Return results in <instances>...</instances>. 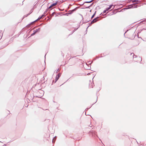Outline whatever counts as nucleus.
Listing matches in <instances>:
<instances>
[{
	"instance_id": "7ed1b4c3",
	"label": "nucleus",
	"mask_w": 146,
	"mask_h": 146,
	"mask_svg": "<svg viewBox=\"0 0 146 146\" xmlns=\"http://www.w3.org/2000/svg\"><path fill=\"white\" fill-rule=\"evenodd\" d=\"M61 73H58V74L56 75L55 78V82H54V83H56V82L57 81V80L59 79L60 77L61 76Z\"/></svg>"
},
{
	"instance_id": "338daca9",
	"label": "nucleus",
	"mask_w": 146,
	"mask_h": 146,
	"mask_svg": "<svg viewBox=\"0 0 146 146\" xmlns=\"http://www.w3.org/2000/svg\"><path fill=\"white\" fill-rule=\"evenodd\" d=\"M43 77V78H44V76Z\"/></svg>"
},
{
	"instance_id": "6e6d98bb",
	"label": "nucleus",
	"mask_w": 146,
	"mask_h": 146,
	"mask_svg": "<svg viewBox=\"0 0 146 146\" xmlns=\"http://www.w3.org/2000/svg\"><path fill=\"white\" fill-rule=\"evenodd\" d=\"M69 8H70V7H69V6L68 7V9H69Z\"/></svg>"
},
{
	"instance_id": "680f3d73",
	"label": "nucleus",
	"mask_w": 146,
	"mask_h": 146,
	"mask_svg": "<svg viewBox=\"0 0 146 146\" xmlns=\"http://www.w3.org/2000/svg\"><path fill=\"white\" fill-rule=\"evenodd\" d=\"M89 69V70H90V68H89V69Z\"/></svg>"
},
{
	"instance_id": "e433bc0d",
	"label": "nucleus",
	"mask_w": 146,
	"mask_h": 146,
	"mask_svg": "<svg viewBox=\"0 0 146 146\" xmlns=\"http://www.w3.org/2000/svg\"><path fill=\"white\" fill-rule=\"evenodd\" d=\"M55 82V81H54V80H53L52 81V85L53 84V83H54V82Z\"/></svg>"
},
{
	"instance_id": "69168bd1",
	"label": "nucleus",
	"mask_w": 146,
	"mask_h": 146,
	"mask_svg": "<svg viewBox=\"0 0 146 146\" xmlns=\"http://www.w3.org/2000/svg\"><path fill=\"white\" fill-rule=\"evenodd\" d=\"M52 9H50V10H51Z\"/></svg>"
},
{
	"instance_id": "393cba45",
	"label": "nucleus",
	"mask_w": 146,
	"mask_h": 146,
	"mask_svg": "<svg viewBox=\"0 0 146 146\" xmlns=\"http://www.w3.org/2000/svg\"><path fill=\"white\" fill-rule=\"evenodd\" d=\"M113 6V5L112 4H111L109 6V8L110 9L111 8L112 6Z\"/></svg>"
},
{
	"instance_id": "774afa93",
	"label": "nucleus",
	"mask_w": 146,
	"mask_h": 146,
	"mask_svg": "<svg viewBox=\"0 0 146 146\" xmlns=\"http://www.w3.org/2000/svg\"><path fill=\"white\" fill-rule=\"evenodd\" d=\"M92 1L94 0H92Z\"/></svg>"
},
{
	"instance_id": "f704fd0d",
	"label": "nucleus",
	"mask_w": 146,
	"mask_h": 146,
	"mask_svg": "<svg viewBox=\"0 0 146 146\" xmlns=\"http://www.w3.org/2000/svg\"><path fill=\"white\" fill-rule=\"evenodd\" d=\"M100 58V57H98V56H96V59H98L99 58Z\"/></svg>"
},
{
	"instance_id": "aec40b11",
	"label": "nucleus",
	"mask_w": 146,
	"mask_h": 146,
	"mask_svg": "<svg viewBox=\"0 0 146 146\" xmlns=\"http://www.w3.org/2000/svg\"><path fill=\"white\" fill-rule=\"evenodd\" d=\"M90 26H91V25H89L87 27V28H86V30L85 31V32L86 33V34H86L87 33V31H88V28L89 27H90Z\"/></svg>"
},
{
	"instance_id": "20e7f679",
	"label": "nucleus",
	"mask_w": 146,
	"mask_h": 146,
	"mask_svg": "<svg viewBox=\"0 0 146 146\" xmlns=\"http://www.w3.org/2000/svg\"><path fill=\"white\" fill-rule=\"evenodd\" d=\"M99 18V17H97L96 18H94L92 21L91 22V24H92L93 23H96L99 20H98V19Z\"/></svg>"
},
{
	"instance_id": "79ce46f5",
	"label": "nucleus",
	"mask_w": 146,
	"mask_h": 146,
	"mask_svg": "<svg viewBox=\"0 0 146 146\" xmlns=\"http://www.w3.org/2000/svg\"><path fill=\"white\" fill-rule=\"evenodd\" d=\"M46 54H47V53H46L45 54V56H44V58H45V59H46V57H45V56H46Z\"/></svg>"
},
{
	"instance_id": "3c124183",
	"label": "nucleus",
	"mask_w": 146,
	"mask_h": 146,
	"mask_svg": "<svg viewBox=\"0 0 146 146\" xmlns=\"http://www.w3.org/2000/svg\"><path fill=\"white\" fill-rule=\"evenodd\" d=\"M103 57V56H100L99 57H100H100Z\"/></svg>"
},
{
	"instance_id": "bb28decb",
	"label": "nucleus",
	"mask_w": 146,
	"mask_h": 146,
	"mask_svg": "<svg viewBox=\"0 0 146 146\" xmlns=\"http://www.w3.org/2000/svg\"><path fill=\"white\" fill-rule=\"evenodd\" d=\"M107 11H108L110 9L109 7L106 8L105 9Z\"/></svg>"
},
{
	"instance_id": "6e6552de",
	"label": "nucleus",
	"mask_w": 146,
	"mask_h": 146,
	"mask_svg": "<svg viewBox=\"0 0 146 146\" xmlns=\"http://www.w3.org/2000/svg\"><path fill=\"white\" fill-rule=\"evenodd\" d=\"M97 98H98V97H97V100H96V102H95L89 108H86V110H85V111H86V112H85V114L86 115H86V111H87L92 106L94 105L95 103L97 101Z\"/></svg>"
},
{
	"instance_id": "0e129e2a",
	"label": "nucleus",
	"mask_w": 146,
	"mask_h": 146,
	"mask_svg": "<svg viewBox=\"0 0 146 146\" xmlns=\"http://www.w3.org/2000/svg\"><path fill=\"white\" fill-rule=\"evenodd\" d=\"M9 113H10V111H9Z\"/></svg>"
},
{
	"instance_id": "412c9836",
	"label": "nucleus",
	"mask_w": 146,
	"mask_h": 146,
	"mask_svg": "<svg viewBox=\"0 0 146 146\" xmlns=\"http://www.w3.org/2000/svg\"><path fill=\"white\" fill-rule=\"evenodd\" d=\"M107 11L105 10V9L103 12H102L100 14V15H101L102 14V13H103V14L104 13H106V12H107Z\"/></svg>"
},
{
	"instance_id": "6ab92c4d",
	"label": "nucleus",
	"mask_w": 146,
	"mask_h": 146,
	"mask_svg": "<svg viewBox=\"0 0 146 146\" xmlns=\"http://www.w3.org/2000/svg\"><path fill=\"white\" fill-rule=\"evenodd\" d=\"M35 34L36 33H34V32H33V33H32L31 35L30 36L28 37V38H29L31 36H34V35H35Z\"/></svg>"
},
{
	"instance_id": "09e8293b",
	"label": "nucleus",
	"mask_w": 146,
	"mask_h": 146,
	"mask_svg": "<svg viewBox=\"0 0 146 146\" xmlns=\"http://www.w3.org/2000/svg\"><path fill=\"white\" fill-rule=\"evenodd\" d=\"M2 31L1 30H0V33H1V32Z\"/></svg>"
},
{
	"instance_id": "72a5a7b5",
	"label": "nucleus",
	"mask_w": 146,
	"mask_h": 146,
	"mask_svg": "<svg viewBox=\"0 0 146 146\" xmlns=\"http://www.w3.org/2000/svg\"><path fill=\"white\" fill-rule=\"evenodd\" d=\"M59 70V69H58L57 70H56V73H58V72Z\"/></svg>"
},
{
	"instance_id": "5701e85b",
	"label": "nucleus",
	"mask_w": 146,
	"mask_h": 146,
	"mask_svg": "<svg viewBox=\"0 0 146 146\" xmlns=\"http://www.w3.org/2000/svg\"><path fill=\"white\" fill-rule=\"evenodd\" d=\"M40 16L42 18V17H46V15H44L43 13L42 15H41Z\"/></svg>"
},
{
	"instance_id": "a19ab883",
	"label": "nucleus",
	"mask_w": 146,
	"mask_h": 146,
	"mask_svg": "<svg viewBox=\"0 0 146 146\" xmlns=\"http://www.w3.org/2000/svg\"><path fill=\"white\" fill-rule=\"evenodd\" d=\"M138 37L139 38H141V39H142V38L141 37H139V35H138Z\"/></svg>"
},
{
	"instance_id": "13d9d810",
	"label": "nucleus",
	"mask_w": 146,
	"mask_h": 146,
	"mask_svg": "<svg viewBox=\"0 0 146 146\" xmlns=\"http://www.w3.org/2000/svg\"><path fill=\"white\" fill-rule=\"evenodd\" d=\"M60 13H58V15H60Z\"/></svg>"
},
{
	"instance_id": "a211bd4d",
	"label": "nucleus",
	"mask_w": 146,
	"mask_h": 146,
	"mask_svg": "<svg viewBox=\"0 0 146 146\" xmlns=\"http://www.w3.org/2000/svg\"><path fill=\"white\" fill-rule=\"evenodd\" d=\"M31 97L32 98H31V100H33V99L34 98L35 96H34V95L33 94H31Z\"/></svg>"
},
{
	"instance_id": "c03bdc74",
	"label": "nucleus",
	"mask_w": 146,
	"mask_h": 146,
	"mask_svg": "<svg viewBox=\"0 0 146 146\" xmlns=\"http://www.w3.org/2000/svg\"><path fill=\"white\" fill-rule=\"evenodd\" d=\"M59 9V11H62V9Z\"/></svg>"
},
{
	"instance_id": "37998d69",
	"label": "nucleus",
	"mask_w": 146,
	"mask_h": 146,
	"mask_svg": "<svg viewBox=\"0 0 146 146\" xmlns=\"http://www.w3.org/2000/svg\"><path fill=\"white\" fill-rule=\"evenodd\" d=\"M96 60V59L95 58H94L93 59V60L94 61L95 60Z\"/></svg>"
},
{
	"instance_id": "9b49d317",
	"label": "nucleus",
	"mask_w": 146,
	"mask_h": 146,
	"mask_svg": "<svg viewBox=\"0 0 146 146\" xmlns=\"http://www.w3.org/2000/svg\"><path fill=\"white\" fill-rule=\"evenodd\" d=\"M58 2V1H57L55 2L51 3V5H52V7H53V6L56 5L57 4V2Z\"/></svg>"
},
{
	"instance_id": "0eeeda50",
	"label": "nucleus",
	"mask_w": 146,
	"mask_h": 146,
	"mask_svg": "<svg viewBox=\"0 0 146 146\" xmlns=\"http://www.w3.org/2000/svg\"><path fill=\"white\" fill-rule=\"evenodd\" d=\"M78 27H77V28H75L72 31V33L71 34H70L69 35H70L71 34H72V33H73L75 31H76L78 29V28L80 27V25H79V24H78Z\"/></svg>"
},
{
	"instance_id": "58836bf2",
	"label": "nucleus",
	"mask_w": 146,
	"mask_h": 146,
	"mask_svg": "<svg viewBox=\"0 0 146 146\" xmlns=\"http://www.w3.org/2000/svg\"><path fill=\"white\" fill-rule=\"evenodd\" d=\"M47 13L45 11H44V13H43V14H44V15L45 14Z\"/></svg>"
},
{
	"instance_id": "ddd939ff",
	"label": "nucleus",
	"mask_w": 146,
	"mask_h": 146,
	"mask_svg": "<svg viewBox=\"0 0 146 146\" xmlns=\"http://www.w3.org/2000/svg\"><path fill=\"white\" fill-rule=\"evenodd\" d=\"M71 15V13H70L69 12H68V13H64L63 14V15L68 16V15Z\"/></svg>"
},
{
	"instance_id": "8fccbe9b",
	"label": "nucleus",
	"mask_w": 146,
	"mask_h": 146,
	"mask_svg": "<svg viewBox=\"0 0 146 146\" xmlns=\"http://www.w3.org/2000/svg\"><path fill=\"white\" fill-rule=\"evenodd\" d=\"M92 24H91V23H90V24L89 23L88 24H89V25H91V26Z\"/></svg>"
},
{
	"instance_id": "1a4fd4ad",
	"label": "nucleus",
	"mask_w": 146,
	"mask_h": 146,
	"mask_svg": "<svg viewBox=\"0 0 146 146\" xmlns=\"http://www.w3.org/2000/svg\"><path fill=\"white\" fill-rule=\"evenodd\" d=\"M40 28H39L37 29H36L35 30H34V31H33V32H34V33H38L39 32L40 30Z\"/></svg>"
},
{
	"instance_id": "a18cd8bd",
	"label": "nucleus",
	"mask_w": 146,
	"mask_h": 146,
	"mask_svg": "<svg viewBox=\"0 0 146 146\" xmlns=\"http://www.w3.org/2000/svg\"><path fill=\"white\" fill-rule=\"evenodd\" d=\"M127 32V31H126V32H125L124 33V36H125V34Z\"/></svg>"
},
{
	"instance_id": "7c9ffc66",
	"label": "nucleus",
	"mask_w": 146,
	"mask_h": 146,
	"mask_svg": "<svg viewBox=\"0 0 146 146\" xmlns=\"http://www.w3.org/2000/svg\"><path fill=\"white\" fill-rule=\"evenodd\" d=\"M90 21V20H89V21H87L86 22L85 21V22L83 23H86Z\"/></svg>"
},
{
	"instance_id": "423d86ee",
	"label": "nucleus",
	"mask_w": 146,
	"mask_h": 146,
	"mask_svg": "<svg viewBox=\"0 0 146 146\" xmlns=\"http://www.w3.org/2000/svg\"><path fill=\"white\" fill-rule=\"evenodd\" d=\"M116 13V12L115 11H112V12L108 14L107 15L108 16H111L113 14H115Z\"/></svg>"
},
{
	"instance_id": "864d4df0",
	"label": "nucleus",
	"mask_w": 146,
	"mask_h": 146,
	"mask_svg": "<svg viewBox=\"0 0 146 146\" xmlns=\"http://www.w3.org/2000/svg\"><path fill=\"white\" fill-rule=\"evenodd\" d=\"M112 10V9H111L110 10V11H111Z\"/></svg>"
},
{
	"instance_id": "b1692460",
	"label": "nucleus",
	"mask_w": 146,
	"mask_h": 146,
	"mask_svg": "<svg viewBox=\"0 0 146 146\" xmlns=\"http://www.w3.org/2000/svg\"><path fill=\"white\" fill-rule=\"evenodd\" d=\"M29 15V14L28 13L27 14V15H24L23 16V18H24L25 17H27Z\"/></svg>"
},
{
	"instance_id": "f257e3e1",
	"label": "nucleus",
	"mask_w": 146,
	"mask_h": 146,
	"mask_svg": "<svg viewBox=\"0 0 146 146\" xmlns=\"http://www.w3.org/2000/svg\"><path fill=\"white\" fill-rule=\"evenodd\" d=\"M137 3H135L133 4L128 5L126 7H125L123 9H127L131 8H137L138 7H139L140 6L139 5H137Z\"/></svg>"
},
{
	"instance_id": "e2e57ef3",
	"label": "nucleus",
	"mask_w": 146,
	"mask_h": 146,
	"mask_svg": "<svg viewBox=\"0 0 146 146\" xmlns=\"http://www.w3.org/2000/svg\"><path fill=\"white\" fill-rule=\"evenodd\" d=\"M89 69V70H90V68H89V69Z\"/></svg>"
},
{
	"instance_id": "a878e982",
	"label": "nucleus",
	"mask_w": 146,
	"mask_h": 146,
	"mask_svg": "<svg viewBox=\"0 0 146 146\" xmlns=\"http://www.w3.org/2000/svg\"><path fill=\"white\" fill-rule=\"evenodd\" d=\"M3 33H1V35H0V40L2 36H3Z\"/></svg>"
},
{
	"instance_id": "2eb2a0df",
	"label": "nucleus",
	"mask_w": 146,
	"mask_h": 146,
	"mask_svg": "<svg viewBox=\"0 0 146 146\" xmlns=\"http://www.w3.org/2000/svg\"><path fill=\"white\" fill-rule=\"evenodd\" d=\"M92 1H93L92 0H91L90 1H86L84 2L83 4H84L85 3H90L92 2Z\"/></svg>"
},
{
	"instance_id": "39448f33",
	"label": "nucleus",
	"mask_w": 146,
	"mask_h": 146,
	"mask_svg": "<svg viewBox=\"0 0 146 146\" xmlns=\"http://www.w3.org/2000/svg\"><path fill=\"white\" fill-rule=\"evenodd\" d=\"M77 10V7L73 9L70 10L68 11L70 13H71V14L73 13L75 11Z\"/></svg>"
},
{
	"instance_id": "4c0bfd02",
	"label": "nucleus",
	"mask_w": 146,
	"mask_h": 146,
	"mask_svg": "<svg viewBox=\"0 0 146 146\" xmlns=\"http://www.w3.org/2000/svg\"><path fill=\"white\" fill-rule=\"evenodd\" d=\"M55 137H56V136H55V137L53 138V139H52V143H53V141L54 140V138Z\"/></svg>"
},
{
	"instance_id": "cd10ccee",
	"label": "nucleus",
	"mask_w": 146,
	"mask_h": 146,
	"mask_svg": "<svg viewBox=\"0 0 146 146\" xmlns=\"http://www.w3.org/2000/svg\"><path fill=\"white\" fill-rule=\"evenodd\" d=\"M52 7L51 5H50L49 7H48V9H49L50 8H51V7Z\"/></svg>"
},
{
	"instance_id": "5fc2aeb1",
	"label": "nucleus",
	"mask_w": 146,
	"mask_h": 146,
	"mask_svg": "<svg viewBox=\"0 0 146 146\" xmlns=\"http://www.w3.org/2000/svg\"><path fill=\"white\" fill-rule=\"evenodd\" d=\"M36 97H39L38 96H35Z\"/></svg>"
},
{
	"instance_id": "4be33fe9",
	"label": "nucleus",
	"mask_w": 146,
	"mask_h": 146,
	"mask_svg": "<svg viewBox=\"0 0 146 146\" xmlns=\"http://www.w3.org/2000/svg\"><path fill=\"white\" fill-rule=\"evenodd\" d=\"M131 1H132V2H135L137 1H138V0H130Z\"/></svg>"
},
{
	"instance_id": "4468645a",
	"label": "nucleus",
	"mask_w": 146,
	"mask_h": 146,
	"mask_svg": "<svg viewBox=\"0 0 146 146\" xmlns=\"http://www.w3.org/2000/svg\"><path fill=\"white\" fill-rule=\"evenodd\" d=\"M96 11H95V12L94 13V14L91 17V19H92V18H93L94 17V16H95V15L96 14Z\"/></svg>"
},
{
	"instance_id": "603ef678",
	"label": "nucleus",
	"mask_w": 146,
	"mask_h": 146,
	"mask_svg": "<svg viewBox=\"0 0 146 146\" xmlns=\"http://www.w3.org/2000/svg\"><path fill=\"white\" fill-rule=\"evenodd\" d=\"M139 58H140V59H141V58H140V57H139Z\"/></svg>"
},
{
	"instance_id": "9d476101",
	"label": "nucleus",
	"mask_w": 146,
	"mask_h": 146,
	"mask_svg": "<svg viewBox=\"0 0 146 146\" xmlns=\"http://www.w3.org/2000/svg\"><path fill=\"white\" fill-rule=\"evenodd\" d=\"M42 18L40 16H39V17H38V18L37 19H36V20H35V21H34L33 22H31L30 24H28L27 25L28 26H29L31 23H32L35 22V21H37L38 20H39V19H41Z\"/></svg>"
},
{
	"instance_id": "bf43d9fd",
	"label": "nucleus",
	"mask_w": 146,
	"mask_h": 146,
	"mask_svg": "<svg viewBox=\"0 0 146 146\" xmlns=\"http://www.w3.org/2000/svg\"><path fill=\"white\" fill-rule=\"evenodd\" d=\"M109 13V12H108L106 13Z\"/></svg>"
},
{
	"instance_id": "052dcab7",
	"label": "nucleus",
	"mask_w": 146,
	"mask_h": 146,
	"mask_svg": "<svg viewBox=\"0 0 146 146\" xmlns=\"http://www.w3.org/2000/svg\"><path fill=\"white\" fill-rule=\"evenodd\" d=\"M4 145L6 146V144H5Z\"/></svg>"
},
{
	"instance_id": "4d7b16f0",
	"label": "nucleus",
	"mask_w": 146,
	"mask_h": 146,
	"mask_svg": "<svg viewBox=\"0 0 146 146\" xmlns=\"http://www.w3.org/2000/svg\"><path fill=\"white\" fill-rule=\"evenodd\" d=\"M42 24H40V26H41V25H42Z\"/></svg>"
},
{
	"instance_id": "de8ad7c7",
	"label": "nucleus",
	"mask_w": 146,
	"mask_h": 146,
	"mask_svg": "<svg viewBox=\"0 0 146 146\" xmlns=\"http://www.w3.org/2000/svg\"><path fill=\"white\" fill-rule=\"evenodd\" d=\"M90 74V73H88L87 74V75H89Z\"/></svg>"
},
{
	"instance_id": "ea45409f",
	"label": "nucleus",
	"mask_w": 146,
	"mask_h": 146,
	"mask_svg": "<svg viewBox=\"0 0 146 146\" xmlns=\"http://www.w3.org/2000/svg\"><path fill=\"white\" fill-rule=\"evenodd\" d=\"M93 60L92 61H91V63H90L89 64H90L91 65L92 63H93Z\"/></svg>"
},
{
	"instance_id": "c85d7f7f",
	"label": "nucleus",
	"mask_w": 146,
	"mask_h": 146,
	"mask_svg": "<svg viewBox=\"0 0 146 146\" xmlns=\"http://www.w3.org/2000/svg\"><path fill=\"white\" fill-rule=\"evenodd\" d=\"M54 12H53V13H52V14L51 15V16H53L54 15Z\"/></svg>"
},
{
	"instance_id": "c756f323",
	"label": "nucleus",
	"mask_w": 146,
	"mask_h": 146,
	"mask_svg": "<svg viewBox=\"0 0 146 146\" xmlns=\"http://www.w3.org/2000/svg\"><path fill=\"white\" fill-rule=\"evenodd\" d=\"M133 58H136L137 57V56L136 55H133Z\"/></svg>"
},
{
	"instance_id": "473e14b6",
	"label": "nucleus",
	"mask_w": 146,
	"mask_h": 146,
	"mask_svg": "<svg viewBox=\"0 0 146 146\" xmlns=\"http://www.w3.org/2000/svg\"><path fill=\"white\" fill-rule=\"evenodd\" d=\"M49 10V9H48V8H47V9L45 11L46 12H47V11Z\"/></svg>"
},
{
	"instance_id": "f03ea898",
	"label": "nucleus",
	"mask_w": 146,
	"mask_h": 146,
	"mask_svg": "<svg viewBox=\"0 0 146 146\" xmlns=\"http://www.w3.org/2000/svg\"><path fill=\"white\" fill-rule=\"evenodd\" d=\"M88 133L90 134V135H91L93 137L96 138V137H98L96 132L93 130L90 131L88 132Z\"/></svg>"
},
{
	"instance_id": "f8f14e48",
	"label": "nucleus",
	"mask_w": 146,
	"mask_h": 146,
	"mask_svg": "<svg viewBox=\"0 0 146 146\" xmlns=\"http://www.w3.org/2000/svg\"><path fill=\"white\" fill-rule=\"evenodd\" d=\"M146 30V29H145V28H143V29H141L140 30V31H139V32H138V33H137V35H138V33H140L143 30ZM137 36H138V35H137Z\"/></svg>"
},
{
	"instance_id": "dca6fc26",
	"label": "nucleus",
	"mask_w": 146,
	"mask_h": 146,
	"mask_svg": "<svg viewBox=\"0 0 146 146\" xmlns=\"http://www.w3.org/2000/svg\"><path fill=\"white\" fill-rule=\"evenodd\" d=\"M93 4V3H92L89 6L86 7H85V9H90V7H91L92 6Z\"/></svg>"
},
{
	"instance_id": "f3484780",
	"label": "nucleus",
	"mask_w": 146,
	"mask_h": 146,
	"mask_svg": "<svg viewBox=\"0 0 146 146\" xmlns=\"http://www.w3.org/2000/svg\"><path fill=\"white\" fill-rule=\"evenodd\" d=\"M33 8H32L31 10L30 11L29 13H28L30 15L31 14L33 11Z\"/></svg>"
},
{
	"instance_id": "c9c22d12",
	"label": "nucleus",
	"mask_w": 146,
	"mask_h": 146,
	"mask_svg": "<svg viewBox=\"0 0 146 146\" xmlns=\"http://www.w3.org/2000/svg\"><path fill=\"white\" fill-rule=\"evenodd\" d=\"M80 15L81 16V17L82 18V20H83V16L81 14H80Z\"/></svg>"
},
{
	"instance_id": "49530a36",
	"label": "nucleus",
	"mask_w": 146,
	"mask_h": 146,
	"mask_svg": "<svg viewBox=\"0 0 146 146\" xmlns=\"http://www.w3.org/2000/svg\"><path fill=\"white\" fill-rule=\"evenodd\" d=\"M12 141H10L9 142H8L7 143H8L11 142Z\"/></svg>"
},
{
	"instance_id": "2f4dec72",
	"label": "nucleus",
	"mask_w": 146,
	"mask_h": 146,
	"mask_svg": "<svg viewBox=\"0 0 146 146\" xmlns=\"http://www.w3.org/2000/svg\"><path fill=\"white\" fill-rule=\"evenodd\" d=\"M49 10V9H48V8H47V9L45 11L46 12H47V11Z\"/></svg>"
}]
</instances>
